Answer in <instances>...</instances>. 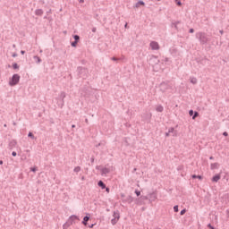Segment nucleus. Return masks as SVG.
Returning a JSON list of instances; mask_svg holds the SVG:
<instances>
[{"instance_id": "f257e3e1", "label": "nucleus", "mask_w": 229, "mask_h": 229, "mask_svg": "<svg viewBox=\"0 0 229 229\" xmlns=\"http://www.w3.org/2000/svg\"><path fill=\"white\" fill-rule=\"evenodd\" d=\"M196 38H199L200 44L205 45L208 42H210V38L205 34V32H198Z\"/></svg>"}, {"instance_id": "f03ea898", "label": "nucleus", "mask_w": 229, "mask_h": 229, "mask_svg": "<svg viewBox=\"0 0 229 229\" xmlns=\"http://www.w3.org/2000/svg\"><path fill=\"white\" fill-rule=\"evenodd\" d=\"M76 219H79L78 216H76L75 215L71 216L68 221L63 225V228L64 229L69 228L70 225H72L74 221H76Z\"/></svg>"}, {"instance_id": "7ed1b4c3", "label": "nucleus", "mask_w": 229, "mask_h": 229, "mask_svg": "<svg viewBox=\"0 0 229 229\" xmlns=\"http://www.w3.org/2000/svg\"><path fill=\"white\" fill-rule=\"evenodd\" d=\"M20 80L21 76H19V74H13L12 80L9 82V85H11V87H13L17 85V83H19Z\"/></svg>"}, {"instance_id": "20e7f679", "label": "nucleus", "mask_w": 229, "mask_h": 229, "mask_svg": "<svg viewBox=\"0 0 229 229\" xmlns=\"http://www.w3.org/2000/svg\"><path fill=\"white\" fill-rule=\"evenodd\" d=\"M159 89L161 92H166V90H169V89H171V84H169V82H162L159 85Z\"/></svg>"}, {"instance_id": "39448f33", "label": "nucleus", "mask_w": 229, "mask_h": 229, "mask_svg": "<svg viewBox=\"0 0 229 229\" xmlns=\"http://www.w3.org/2000/svg\"><path fill=\"white\" fill-rule=\"evenodd\" d=\"M160 63V60H158V57L152 55L149 60H148V64L150 65H158V64Z\"/></svg>"}, {"instance_id": "423d86ee", "label": "nucleus", "mask_w": 229, "mask_h": 229, "mask_svg": "<svg viewBox=\"0 0 229 229\" xmlns=\"http://www.w3.org/2000/svg\"><path fill=\"white\" fill-rule=\"evenodd\" d=\"M150 47L153 51H158V49H160V46L158 45V42H156V41L150 42Z\"/></svg>"}, {"instance_id": "0eeeda50", "label": "nucleus", "mask_w": 229, "mask_h": 229, "mask_svg": "<svg viewBox=\"0 0 229 229\" xmlns=\"http://www.w3.org/2000/svg\"><path fill=\"white\" fill-rule=\"evenodd\" d=\"M64 99H65V92H61L58 101V105L61 106V108L64 106Z\"/></svg>"}, {"instance_id": "6e6552de", "label": "nucleus", "mask_w": 229, "mask_h": 229, "mask_svg": "<svg viewBox=\"0 0 229 229\" xmlns=\"http://www.w3.org/2000/svg\"><path fill=\"white\" fill-rule=\"evenodd\" d=\"M110 173V168L104 167L101 169L102 176H106Z\"/></svg>"}, {"instance_id": "1a4fd4ad", "label": "nucleus", "mask_w": 229, "mask_h": 229, "mask_svg": "<svg viewBox=\"0 0 229 229\" xmlns=\"http://www.w3.org/2000/svg\"><path fill=\"white\" fill-rule=\"evenodd\" d=\"M155 199H157V194L156 193H149L148 194V200L150 201V203H153V201H155Z\"/></svg>"}, {"instance_id": "9d476101", "label": "nucleus", "mask_w": 229, "mask_h": 229, "mask_svg": "<svg viewBox=\"0 0 229 229\" xmlns=\"http://www.w3.org/2000/svg\"><path fill=\"white\" fill-rule=\"evenodd\" d=\"M15 146H17V141L15 140H11L9 143L10 149H13V148H15Z\"/></svg>"}, {"instance_id": "9b49d317", "label": "nucleus", "mask_w": 229, "mask_h": 229, "mask_svg": "<svg viewBox=\"0 0 229 229\" xmlns=\"http://www.w3.org/2000/svg\"><path fill=\"white\" fill-rule=\"evenodd\" d=\"M168 131L170 135H173V137H176L178 135V132L174 130V128H170Z\"/></svg>"}, {"instance_id": "f8f14e48", "label": "nucleus", "mask_w": 229, "mask_h": 229, "mask_svg": "<svg viewBox=\"0 0 229 229\" xmlns=\"http://www.w3.org/2000/svg\"><path fill=\"white\" fill-rule=\"evenodd\" d=\"M221 180V174H216L215 176H213L212 178V182H217L218 181Z\"/></svg>"}, {"instance_id": "ddd939ff", "label": "nucleus", "mask_w": 229, "mask_h": 229, "mask_svg": "<svg viewBox=\"0 0 229 229\" xmlns=\"http://www.w3.org/2000/svg\"><path fill=\"white\" fill-rule=\"evenodd\" d=\"M89 219H90V216H84L82 221V225H84V226H87V223H89Z\"/></svg>"}, {"instance_id": "4468645a", "label": "nucleus", "mask_w": 229, "mask_h": 229, "mask_svg": "<svg viewBox=\"0 0 229 229\" xmlns=\"http://www.w3.org/2000/svg\"><path fill=\"white\" fill-rule=\"evenodd\" d=\"M98 187H101V189H106V185L105 184V182H103V181H99L98 182Z\"/></svg>"}, {"instance_id": "2eb2a0df", "label": "nucleus", "mask_w": 229, "mask_h": 229, "mask_svg": "<svg viewBox=\"0 0 229 229\" xmlns=\"http://www.w3.org/2000/svg\"><path fill=\"white\" fill-rule=\"evenodd\" d=\"M78 72H79V74L81 75V74H83V72H87V69L79 67L78 68Z\"/></svg>"}, {"instance_id": "dca6fc26", "label": "nucleus", "mask_w": 229, "mask_h": 229, "mask_svg": "<svg viewBox=\"0 0 229 229\" xmlns=\"http://www.w3.org/2000/svg\"><path fill=\"white\" fill-rule=\"evenodd\" d=\"M211 169L214 170V169H218L219 168V164L218 163H213L211 164Z\"/></svg>"}, {"instance_id": "f3484780", "label": "nucleus", "mask_w": 229, "mask_h": 229, "mask_svg": "<svg viewBox=\"0 0 229 229\" xmlns=\"http://www.w3.org/2000/svg\"><path fill=\"white\" fill-rule=\"evenodd\" d=\"M125 201H126L127 203H133V197H131V196L129 195V196L126 198Z\"/></svg>"}, {"instance_id": "a211bd4d", "label": "nucleus", "mask_w": 229, "mask_h": 229, "mask_svg": "<svg viewBox=\"0 0 229 229\" xmlns=\"http://www.w3.org/2000/svg\"><path fill=\"white\" fill-rule=\"evenodd\" d=\"M191 83H192L193 85H196L198 83V79L191 77L190 79Z\"/></svg>"}, {"instance_id": "6ab92c4d", "label": "nucleus", "mask_w": 229, "mask_h": 229, "mask_svg": "<svg viewBox=\"0 0 229 229\" xmlns=\"http://www.w3.org/2000/svg\"><path fill=\"white\" fill-rule=\"evenodd\" d=\"M140 6H144V2L143 1H139L136 3L135 7L139 8Z\"/></svg>"}, {"instance_id": "aec40b11", "label": "nucleus", "mask_w": 229, "mask_h": 229, "mask_svg": "<svg viewBox=\"0 0 229 229\" xmlns=\"http://www.w3.org/2000/svg\"><path fill=\"white\" fill-rule=\"evenodd\" d=\"M121 216H120V215H119V211H114V219H119Z\"/></svg>"}, {"instance_id": "412c9836", "label": "nucleus", "mask_w": 229, "mask_h": 229, "mask_svg": "<svg viewBox=\"0 0 229 229\" xmlns=\"http://www.w3.org/2000/svg\"><path fill=\"white\" fill-rule=\"evenodd\" d=\"M36 15H42V13H44V11H42V9H38L35 11Z\"/></svg>"}, {"instance_id": "4be33fe9", "label": "nucleus", "mask_w": 229, "mask_h": 229, "mask_svg": "<svg viewBox=\"0 0 229 229\" xmlns=\"http://www.w3.org/2000/svg\"><path fill=\"white\" fill-rule=\"evenodd\" d=\"M34 60H36V64H40V62H42V59H40V57L35 55L34 57Z\"/></svg>"}, {"instance_id": "5701e85b", "label": "nucleus", "mask_w": 229, "mask_h": 229, "mask_svg": "<svg viewBox=\"0 0 229 229\" xmlns=\"http://www.w3.org/2000/svg\"><path fill=\"white\" fill-rule=\"evenodd\" d=\"M157 112H164V106H157L156 108Z\"/></svg>"}, {"instance_id": "b1692460", "label": "nucleus", "mask_w": 229, "mask_h": 229, "mask_svg": "<svg viewBox=\"0 0 229 229\" xmlns=\"http://www.w3.org/2000/svg\"><path fill=\"white\" fill-rule=\"evenodd\" d=\"M28 137H30V138L32 139L33 140H35V139H37V138L35 137V135H33V132H29Z\"/></svg>"}, {"instance_id": "393cba45", "label": "nucleus", "mask_w": 229, "mask_h": 229, "mask_svg": "<svg viewBox=\"0 0 229 229\" xmlns=\"http://www.w3.org/2000/svg\"><path fill=\"white\" fill-rule=\"evenodd\" d=\"M73 171L74 173H80L81 171V167L76 166Z\"/></svg>"}, {"instance_id": "a878e982", "label": "nucleus", "mask_w": 229, "mask_h": 229, "mask_svg": "<svg viewBox=\"0 0 229 229\" xmlns=\"http://www.w3.org/2000/svg\"><path fill=\"white\" fill-rule=\"evenodd\" d=\"M191 178H193V179L198 178L199 180H202L203 177H201V175L193 174V175L191 176Z\"/></svg>"}, {"instance_id": "bb28decb", "label": "nucleus", "mask_w": 229, "mask_h": 229, "mask_svg": "<svg viewBox=\"0 0 229 229\" xmlns=\"http://www.w3.org/2000/svg\"><path fill=\"white\" fill-rule=\"evenodd\" d=\"M117 221H119V219H117V218H113V219L111 220V223H112V225H117Z\"/></svg>"}, {"instance_id": "cd10ccee", "label": "nucleus", "mask_w": 229, "mask_h": 229, "mask_svg": "<svg viewBox=\"0 0 229 229\" xmlns=\"http://www.w3.org/2000/svg\"><path fill=\"white\" fill-rule=\"evenodd\" d=\"M73 38H74L75 42H78L80 40V36L74 35Z\"/></svg>"}, {"instance_id": "c85d7f7f", "label": "nucleus", "mask_w": 229, "mask_h": 229, "mask_svg": "<svg viewBox=\"0 0 229 229\" xmlns=\"http://www.w3.org/2000/svg\"><path fill=\"white\" fill-rule=\"evenodd\" d=\"M71 45L72 47H76V46L78 45V41H73Z\"/></svg>"}, {"instance_id": "c756f323", "label": "nucleus", "mask_w": 229, "mask_h": 229, "mask_svg": "<svg viewBox=\"0 0 229 229\" xmlns=\"http://www.w3.org/2000/svg\"><path fill=\"white\" fill-rule=\"evenodd\" d=\"M199 115V114L198 112H195L193 114L192 119H196V117H198Z\"/></svg>"}, {"instance_id": "7c9ffc66", "label": "nucleus", "mask_w": 229, "mask_h": 229, "mask_svg": "<svg viewBox=\"0 0 229 229\" xmlns=\"http://www.w3.org/2000/svg\"><path fill=\"white\" fill-rule=\"evenodd\" d=\"M140 199L146 200V199H149L148 195V196H141Z\"/></svg>"}, {"instance_id": "2f4dec72", "label": "nucleus", "mask_w": 229, "mask_h": 229, "mask_svg": "<svg viewBox=\"0 0 229 229\" xmlns=\"http://www.w3.org/2000/svg\"><path fill=\"white\" fill-rule=\"evenodd\" d=\"M13 69H18L19 68V64H17V63L13 64Z\"/></svg>"}, {"instance_id": "473e14b6", "label": "nucleus", "mask_w": 229, "mask_h": 229, "mask_svg": "<svg viewBox=\"0 0 229 229\" xmlns=\"http://www.w3.org/2000/svg\"><path fill=\"white\" fill-rule=\"evenodd\" d=\"M180 24V21H176L175 23H173V26L174 28H178V25Z\"/></svg>"}, {"instance_id": "72a5a7b5", "label": "nucleus", "mask_w": 229, "mask_h": 229, "mask_svg": "<svg viewBox=\"0 0 229 229\" xmlns=\"http://www.w3.org/2000/svg\"><path fill=\"white\" fill-rule=\"evenodd\" d=\"M185 212H187V210H186V209H182V210L181 211L180 215H181V216H183V215L185 214Z\"/></svg>"}, {"instance_id": "f704fd0d", "label": "nucleus", "mask_w": 229, "mask_h": 229, "mask_svg": "<svg viewBox=\"0 0 229 229\" xmlns=\"http://www.w3.org/2000/svg\"><path fill=\"white\" fill-rule=\"evenodd\" d=\"M189 114H190L191 116L194 115V111H193V110H190V111H189Z\"/></svg>"}, {"instance_id": "c9c22d12", "label": "nucleus", "mask_w": 229, "mask_h": 229, "mask_svg": "<svg viewBox=\"0 0 229 229\" xmlns=\"http://www.w3.org/2000/svg\"><path fill=\"white\" fill-rule=\"evenodd\" d=\"M135 194H136V196H140V191H138V190H136V191H135Z\"/></svg>"}, {"instance_id": "e433bc0d", "label": "nucleus", "mask_w": 229, "mask_h": 229, "mask_svg": "<svg viewBox=\"0 0 229 229\" xmlns=\"http://www.w3.org/2000/svg\"><path fill=\"white\" fill-rule=\"evenodd\" d=\"M176 3V4H177V6H182V2L181 1H178L177 0V2H175Z\"/></svg>"}, {"instance_id": "4c0bfd02", "label": "nucleus", "mask_w": 229, "mask_h": 229, "mask_svg": "<svg viewBox=\"0 0 229 229\" xmlns=\"http://www.w3.org/2000/svg\"><path fill=\"white\" fill-rule=\"evenodd\" d=\"M30 171H32V173H36L37 172V168L36 167H32V168H30Z\"/></svg>"}, {"instance_id": "58836bf2", "label": "nucleus", "mask_w": 229, "mask_h": 229, "mask_svg": "<svg viewBox=\"0 0 229 229\" xmlns=\"http://www.w3.org/2000/svg\"><path fill=\"white\" fill-rule=\"evenodd\" d=\"M174 212H178V206L174 207Z\"/></svg>"}, {"instance_id": "ea45409f", "label": "nucleus", "mask_w": 229, "mask_h": 229, "mask_svg": "<svg viewBox=\"0 0 229 229\" xmlns=\"http://www.w3.org/2000/svg\"><path fill=\"white\" fill-rule=\"evenodd\" d=\"M208 228L215 229L214 226H212V225H210V224L208 225Z\"/></svg>"}, {"instance_id": "a19ab883", "label": "nucleus", "mask_w": 229, "mask_h": 229, "mask_svg": "<svg viewBox=\"0 0 229 229\" xmlns=\"http://www.w3.org/2000/svg\"><path fill=\"white\" fill-rule=\"evenodd\" d=\"M224 137H228V132L225 131L223 132Z\"/></svg>"}, {"instance_id": "79ce46f5", "label": "nucleus", "mask_w": 229, "mask_h": 229, "mask_svg": "<svg viewBox=\"0 0 229 229\" xmlns=\"http://www.w3.org/2000/svg\"><path fill=\"white\" fill-rule=\"evenodd\" d=\"M12 155H13V157H17V152L13 151V152L12 153Z\"/></svg>"}, {"instance_id": "37998d69", "label": "nucleus", "mask_w": 229, "mask_h": 229, "mask_svg": "<svg viewBox=\"0 0 229 229\" xmlns=\"http://www.w3.org/2000/svg\"><path fill=\"white\" fill-rule=\"evenodd\" d=\"M163 62H169V58L165 57V59H163Z\"/></svg>"}, {"instance_id": "c03bdc74", "label": "nucleus", "mask_w": 229, "mask_h": 229, "mask_svg": "<svg viewBox=\"0 0 229 229\" xmlns=\"http://www.w3.org/2000/svg\"><path fill=\"white\" fill-rule=\"evenodd\" d=\"M170 135H171V132H169L168 131V132L165 133V137H169Z\"/></svg>"}, {"instance_id": "a18cd8bd", "label": "nucleus", "mask_w": 229, "mask_h": 229, "mask_svg": "<svg viewBox=\"0 0 229 229\" xmlns=\"http://www.w3.org/2000/svg\"><path fill=\"white\" fill-rule=\"evenodd\" d=\"M189 32L190 33H193L194 32V29H190Z\"/></svg>"}, {"instance_id": "49530a36", "label": "nucleus", "mask_w": 229, "mask_h": 229, "mask_svg": "<svg viewBox=\"0 0 229 229\" xmlns=\"http://www.w3.org/2000/svg\"><path fill=\"white\" fill-rule=\"evenodd\" d=\"M112 60H113L114 62H117V58H116V57H112Z\"/></svg>"}, {"instance_id": "de8ad7c7", "label": "nucleus", "mask_w": 229, "mask_h": 229, "mask_svg": "<svg viewBox=\"0 0 229 229\" xmlns=\"http://www.w3.org/2000/svg\"><path fill=\"white\" fill-rule=\"evenodd\" d=\"M25 53H26V51H24V50H21V55H24Z\"/></svg>"}, {"instance_id": "09e8293b", "label": "nucleus", "mask_w": 229, "mask_h": 229, "mask_svg": "<svg viewBox=\"0 0 229 229\" xmlns=\"http://www.w3.org/2000/svg\"><path fill=\"white\" fill-rule=\"evenodd\" d=\"M106 192H110V188H106Z\"/></svg>"}, {"instance_id": "8fccbe9b", "label": "nucleus", "mask_w": 229, "mask_h": 229, "mask_svg": "<svg viewBox=\"0 0 229 229\" xmlns=\"http://www.w3.org/2000/svg\"><path fill=\"white\" fill-rule=\"evenodd\" d=\"M91 163L94 164V157H91Z\"/></svg>"}, {"instance_id": "3c124183", "label": "nucleus", "mask_w": 229, "mask_h": 229, "mask_svg": "<svg viewBox=\"0 0 229 229\" xmlns=\"http://www.w3.org/2000/svg\"><path fill=\"white\" fill-rule=\"evenodd\" d=\"M93 33H96V28L92 29Z\"/></svg>"}, {"instance_id": "603ef678", "label": "nucleus", "mask_w": 229, "mask_h": 229, "mask_svg": "<svg viewBox=\"0 0 229 229\" xmlns=\"http://www.w3.org/2000/svg\"><path fill=\"white\" fill-rule=\"evenodd\" d=\"M17 56V54L13 55V58H15Z\"/></svg>"}, {"instance_id": "864d4df0", "label": "nucleus", "mask_w": 229, "mask_h": 229, "mask_svg": "<svg viewBox=\"0 0 229 229\" xmlns=\"http://www.w3.org/2000/svg\"><path fill=\"white\" fill-rule=\"evenodd\" d=\"M82 96H89V93L86 92V94L81 93Z\"/></svg>"}, {"instance_id": "5fc2aeb1", "label": "nucleus", "mask_w": 229, "mask_h": 229, "mask_svg": "<svg viewBox=\"0 0 229 229\" xmlns=\"http://www.w3.org/2000/svg\"><path fill=\"white\" fill-rule=\"evenodd\" d=\"M0 165H3V160H0Z\"/></svg>"}, {"instance_id": "6e6d98bb", "label": "nucleus", "mask_w": 229, "mask_h": 229, "mask_svg": "<svg viewBox=\"0 0 229 229\" xmlns=\"http://www.w3.org/2000/svg\"><path fill=\"white\" fill-rule=\"evenodd\" d=\"M209 158H210V160H214V157H210Z\"/></svg>"}, {"instance_id": "4d7b16f0", "label": "nucleus", "mask_w": 229, "mask_h": 229, "mask_svg": "<svg viewBox=\"0 0 229 229\" xmlns=\"http://www.w3.org/2000/svg\"><path fill=\"white\" fill-rule=\"evenodd\" d=\"M124 28H128V23L125 24Z\"/></svg>"}, {"instance_id": "13d9d810", "label": "nucleus", "mask_w": 229, "mask_h": 229, "mask_svg": "<svg viewBox=\"0 0 229 229\" xmlns=\"http://www.w3.org/2000/svg\"><path fill=\"white\" fill-rule=\"evenodd\" d=\"M72 128H76V125H74V124H73V125H72Z\"/></svg>"}, {"instance_id": "bf43d9fd", "label": "nucleus", "mask_w": 229, "mask_h": 229, "mask_svg": "<svg viewBox=\"0 0 229 229\" xmlns=\"http://www.w3.org/2000/svg\"><path fill=\"white\" fill-rule=\"evenodd\" d=\"M93 226H94V225H91L89 226V228H93Z\"/></svg>"}, {"instance_id": "052dcab7", "label": "nucleus", "mask_w": 229, "mask_h": 229, "mask_svg": "<svg viewBox=\"0 0 229 229\" xmlns=\"http://www.w3.org/2000/svg\"><path fill=\"white\" fill-rule=\"evenodd\" d=\"M83 1H84V0H80L79 2H80V3H83Z\"/></svg>"}, {"instance_id": "680f3d73", "label": "nucleus", "mask_w": 229, "mask_h": 229, "mask_svg": "<svg viewBox=\"0 0 229 229\" xmlns=\"http://www.w3.org/2000/svg\"><path fill=\"white\" fill-rule=\"evenodd\" d=\"M85 122H86V123H89V119H86Z\"/></svg>"}, {"instance_id": "e2e57ef3", "label": "nucleus", "mask_w": 229, "mask_h": 229, "mask_svg": "<svg viewBox=\"0 0 229 229\" xmlns=\"http://www.w3.org/2000/svg\"><path fill=\"white\" fill-rule=\"evenodd\" d=\"M221 35H223V30H220Z\"/></svg>"}, {"instance_id": "0e129e2a", "label": "nucleus", "mask_w": 229, "mask_h": 229, "mask_svg": "<svg viewBox=\"0 0 229 229\" xmlns=\"http://www.w3.org/2000/svg\"><path fill=\"white\" fill-rule=\"evenodd\" d=\"M228 216H229V212H228Z\"/></svg>"}]
</instances>
